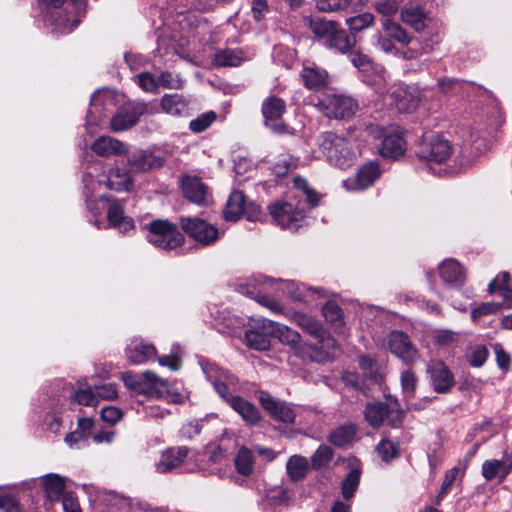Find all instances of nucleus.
Masks as SVG:
<instances>
[{"label": "nucleus", "instance_id": "50", "mask_svg": "<svg viewBox=\"0 0 512 512\" xmlns=\"http://www.w3.org/2000/svg\"><path fill=\"white\" fill-rule=\"evenodd\" d=\"M275 332L276 333H275L274 337L279 339L280 342L287 344V345L295 346L301 340V336L297 331H295L285 325L279 324L278 327H276Z\"/></svg>", "mask_w": 512, "mask_h": 512}, {"label": "nucleus", "instance_id": "22", "mask_svg": "<svg viewBox=\"0 0 512 512\" xmlns=\"http://www.w3.org/2000/svg\"><path fill=\"white\" fill-rule=\"evenodd\" d=\"M229 405L232 409L237 412L242 420L249 426L257 425L262 417L258 408L248 400L241 396L235 398H229Z\"/></svg>", "mask_w": 512, "mask_h": 512}, {"label": "nucleus", "instance_id": "4", "mask_svg": "<svg viewBox=\"0 0 512 512\" xmlns=\"http://www.w3.org/2000/svg\"><path fill=\"white\" fill-rule=\"evenodd\" d=\"M85 6H79L74 2H68V7L41 14L44 24L50 28L53 34H69L81 23L85 16Z\"/></svg>", "mask_w": 512, "mask_h": 512}, {"label": "nucleus", "instance_id": "34", "mask_svg": "<svg viewBox=\"0 0 512 512\" xmlns=\"http://www.w3.org/2000/svg\"><path fill=\"white\" fill-rule=\"evenodd\" d=\"M358 364L366 378L377 384H381L384 381V376L380 372L377 361L370 355H361L358 359Z\"/></svg>", "mask_w": 512, "mask_h": 512}, {"label": "nucleus", "instance_id": "18", "mask_svg": "<svg viewBox=\"0 0 512 512\" xmlns=\"http://www.w3.org/2000/svg\"><path fill=\"white\" fill-rule=\"evenodd\" d=\"M181 188L185 197L192 203L201 205L205 203L208 187L196 176L182 178Z\"/></svg>", "mask_w": 512, "mask_h": 512}, {"label": "nucleus", "instance_id": "23", "mask_svg": "<svg viewBox=\"0 0 512 512\" xmlns=\"http://www.w3.org/2000/svg\"><path fill=\"white\" fill-rule=\"evenodd\" d=\"M140 382V387L137 388V393L144 394L153 398H163L164 392L161 388H166L168 386V381L158 377L152 371H146L142 374Z\"/></svg>", "mask_w": 512, "mask_h": 512}, {"label": "nucleus", "instance_id": "21", "mask_svg": "<svg viewBox=\"0 0 512 512\" xmlns=\"http://www.w3.org/2000/svg\"><path fill=\"white\" fill-rule=\"evenodd\" d=\"M439 273L442 280L451 286H462L466 279L465 269L454 259L444 260L439 265Z\"/></svg>", "mask_w": 512, "mask_h": 512}, {"label": "nucleus", "instance_id": "3", "mask_svg": "<svg viewBox=\"0 0 512 512\" xmlns=\"http://www.w3.org/2000/svg\"><path fill=\"white\" fill-rule=\"evenodd\" d=\"M145 228L148 231V242L157 248L170 251L185 243V237L178 226L168 219H155Z\"/></svg>", "mask_w": 512, "mask_h": 512}, {"label": "nucleus", "instance_id": "6", "mask_svg": "<svg viewBox=\"0 0 512 512\" xmlns=\"http://www.w3.org/2000/svg\"><path fill=\"white\" fill-rule=\"evenodd\" d=\"M315 106L330 119L345 120L358 111V102L350 96L341 94L326 95Z\"/></svg>", "mask_w": 512, "mask_h": 512}, {"label": "nucleus", "instance_id": "20", "mask_svg": "<svg viewBox=\"0 0 512 512\" xmlns=\"http://www.w3.org/2000/svg\"><path fill=\"white\" fill-rule=\"evenodd\" d=\"M91 150L101 157L123 155L128 153L125 143L109 136H100L92 145Z\"/></svg>", "mask_w": 512, "mask_h": 512}, {"label": "nucleus", "instance_id": "27", "mask_svg": "<svg viewBox=\"0 0 512 512\" xmlns=\"http://www.w3.org/2000/svg\"><path fill=\"white\" fill-rule=\"evenodd\" d=\"M389 413V404L384 402H370L366 404L364 416L370 426L379 428Z\"/></svg>", "mask_w": 512, "mask_h": 512}, {"label": "nucleus", "instance_id": "63", "mask_svg": "<svg viewBox=\"0 0 512 512\" xmlns=\"http://www.w3.org/2000/svg\"><path fill=\"white\" fill-rule=\"evenodd\" d=\"M158 84L168 89H178L181 87L180 80L169 71H164L160 74Z\"/></svg>", "mask_w": 512, "mask_h": 512}, {"label": "nucleus", "instance_id": "24", "mask_svg": "<svg viewBox=\"0 0 512 512\" xmlns=\"http://www.w3.org/2000/svg\"><path fill=\"white\" fill-rule=\"evenodd\" d=\"M304 86L312 91H321L328 88L330 84L329 75L326 70L314 67H305L301 72Z\"/></svg>", "mask_w": 512, "mask_h": 512}, {"label": "nucleus", "instance_id": "33", "mask_svg": "<svg viewBox=\"0 0 512 512\" xmlns=\"http://www.w3.org/2000/svg\"><path fill=\"white\" fill-rule=\"evenodd\" d=\"M382 27L389 38L402 45L407 46L413 39L399 23L390 18H386L382 21Z\"/></svg>", "mask_w": 512, "mask_h": 512}, {"label": "nucleus", "instance_id": "38", "mask_svg": "<svg viewBox=\"0 0 512 512\" xmlns=\"http://www.w3.org/2000/svg\"><path fill=\"white\" fill-rule=\"evenodd\" d=\"M322 314L326 321L335 329H342L344 327V314L341 307L336 302H326L322 307Z\"/></svg>", "mask_w": 512, "mask_h": 512}, {"label": "nucleus", "instance_id": "17", "mask_svg": "<svg viewBox=\"0 0 512 512\" xmlns=\"http://www.w3.org/2000/svg\"><path fill=\"white\" fill-rule=\"evenodd\" d=\"M268 208L272 218L283 228L290 227L302 217L301 213L288 202H276L269 205Z\"/></svg>", "mask_w": 512, "mask_h": 512}, {"label": "nucleus", "instance_id": "5", "mask_svg": "<svg viewBox=\"0 0 512 512\" xmlns=\"http://www.w3.org/2000/svg\"><path fill=\"white\" fill-rule=\"evenodd\" d=\"M369 135L375 139H382L378 148L384 158L397 159L406 151V142L399 127L384 128L378 125L368 127Z\"/></svg>", "mask_w": 512, "mask_h": 512}, {"label": "nucleus", "instance_id": "30", "mask_svg": "<svg viewBox=\"0 0 512 512\" xmlns=\"http://www.w3.org/2000/svg\"><path fill=\"white\" fill-rule=\"evenodd\" d=\"M44 491L50 501H58L65 493L64 478L58 474H48L43 479Z\"/></svg>", "mask_w": 512, "mask_h": 512}, {"label": "nucleus", "instance_id": "57", "mask_svg": "<svg viewBox=\"0 0 512 512\" xmlns=\"http://www.w3.org/2000/svg\"><path fill=\"white\" fill-rule=\"evenodd\" d=\"M458 470L456 467L448 470L445 475L443 482L441 484V488L439 493L436 496V504H439L440 501L444 498V496L449 491L450 487L452 486L453 482L455 481V478L457 476Z\"/></svg>", "mask_w": 512, "mask_h": 512}, {"label": "nucleus", "instance_id": "11", "mask_svg": "<svg viewBox=\"0 0 512 512\" xmlns=\"http://www.w3.org/2000/svg\"><path fill=\"white\" fill-rule=\"evenodd\" d=\"M257 398L261 407L275 420L285 424H293L296 414L285 401L272 397L266 391H258Z\"/></svg>", "mask_w": 512, "mask_h": 512}, {"label": "nucleus", "instance_id": "42", "mask_svg": "<svg viewBox=\"0 0 512 512\" xmlns=\"http://www.w3.org/2000/svg\"><path fill=\"white\" fill-rule=\"evenodd\" d=\"M361 477V469L359 467L352 468L342 481V496L345 500H350L358 489Z\"/></svg>", "mask_w": 512, "mask_h": 512}, {"label": "nucleus", "instance_id": "52", "mask_svg": "<svg viewBox=\"0 0 512 512\" xmlns=\"http://www.w3.org/2000/svg\"><path fill=\"white\" fill-rule=\"evenodd\" d=\"M41 14L47 11L52 12L56 10H63L68 7V2H74L79 6H85L84 0H38Z\"/></svg>", "mask_w": 512, "mask_h": 512}, {"label": "nucleus", "instance_id": "2", "mask_svg": "<svg viewBox=\"0 0 512 512\" xmlns=\"http://www.w3.org/2000/svg\"><path fill=\"white\" fill-rule=\"evenodd\" d=\"M296 323L310 336L318 340L311 346L310 358L315 362L331 361L335 356L336 341L316 319L303 313L295 314Z\"/></svg>", "mask_w": 512, "mask_h": 512}, {"label": "nucleus", "instance_id": "58", "mask_svg": "<svg viewBox=\"0 0 512 512\" xmlns=\"http://www.w3.org/2000/svg\"><path fill=\"white\" fill-rule=\"evenodd\" d=\"M488 349L484 345L477 346L470 355L469 364L473 367H481L487 360Z\"/></svg>", "mask_w": 512, "mask_h": 512}, {"label": "nucleus", "instance_id": "9", "mask_svg": "<svg viewBox=\"0 0 512 512\" xmlns=\"http://www.w3.org/2000/svg\"><path fill=\"white\" fill-rule=\"evenodd\" d=\"M319 149L331 164L341 169L349 165L348 143L334 132H325L320 136Z\"/></svg>", "mask_w": 512, "mask_h": 512}, {"label": "nucleus", "instance_id": "35", "mask_svg": "<svg viewBox=\"0 0 512 512\" xmlns=\"http://www.w3.org/2000/svg\"><path fill=\"white\" fill-rule=\"evenodd\" d=\"M126 355L131 363L141 364L156 355V348L151 344H137L126 349Z\"/></svg>", "mask_w": 512, "mask_h": 512}, {"label": "nucleus", "instance_id": "60", "mask_svg": "<svg viewBox=\"0 0 512 512\" xmlns=\"http://www.w3.org/2000/svg\"><path fill=\"white\" fill-rule=\"evenodd\" d=\"M97 400H114L118 396V391L116 385L114 384H105L102 386H95Z\"/></svg>", "mask_w": 512, "mask_h": 512}, {"label": "nucleus", "instance_id": "61", "mask_svg": "<svg viewBox=\"0 0 512 512\" xmlns=\"http://www.w3.org/2000/svg\"><path fill=\"white\" fill-rule=\"evenodd\" d=\"M122 411L114 406H107L101 410V418L109 424H115L122 418Z\"/></svg>", "mask_w": 512, "mask_h": 512}, {"label": "nucleus", "instance_id": "39", "mask_svg": "<svg viewBox=\"0 0 512 512\" xmlns=\"http://www.w3.org/2000/svg\"><path fill=\"white\" fill-rule=\"evenodd\" d=\"M356 431V427L353 424L342 425L330 433L329 441L335 446L343 447L352 442Z\"/></svg>", "mask_w": 512, "mask_h": 512}, {"label": "nucleus", "instance_id": "51", "mask_svg": "<svg viewBox=\"0 0 512 512\" xmlns=\"http://www.w3.org/2000/svg\"><path fill=\"white\" fill-rule=\"evenodd\" d=\"M508 473L504 463L500 460L486 461L482 466V474L485 479L492 480L499 474L505 476Z\"/></svg>", "mask_w": 512, "mask_h": 512}, {"label": "nucleus", "instance_id": "36", "mask_svg": "<svg viewBox=\"0 0 512 512\" xmlns=\"http://www.w3.org/2000/svg\"><path fill=\"white\" fill-rule=\"evenodd\" d=\"M375 22V17L372 13L365 12L358 14L353 17H349L345 20V24L349 29L348 35H352L356 38V33H359L368 27L372 26Z\"/></svg>", "mask_w": 512, "mask_h": 512}, {"label": "nucleus", "instance_id": "26", "mask_svg": "<svg viewBox=\"0 0 512 512\" xmlns=\"http://www.w3.org/2000/svg\"><path fill=\"white\" fill-rule=\"evenodd\" d=\"M107 219L109 223L122 231H128L134 228L132 218L124 216V208L117 201L110 203L107 211Z\"/></svg>", "mask_w": 512, "mask_h": 512}, {"label": "nucleus", "instance_id": "8", "mask_svg": "<svg viewBox=\"0 0 512 512\" xmlns=\"http://www.w3.org/2000/svg\"><path fill=\"white\" fill-rule=\"evenodd\" d=\"M388 350L405 365L413 366L420 359V352L408 334L393 330L386 337Z\"/></svg>", "mask_w": 512, "mask_h": 512}, {"label": "nucleus", "instance_id": "47", "mask_svg": "<svg viewBox=\"0 0 512 512\" xmlns=\"http://www.w3.org/2000/svg\"><path fill=\"white\" fill-rule=\"evenodd\" d=\"M217 115L214 111L202 113L189 123V129L194 133H201L209 128L216 120Z\"/></svg>", "mask_w": 512, "mask_h": 512}, {"label": "nucleus", "instance_id": "64", "mask_svg": "<svg viewBox=\"0 0 512 512\" xmlns=\"http://www.w3.org/2000/svg\"><path fill=\"white\" fill-rule=\"evenodd\" d=\"M62 505L64 512H81L77 497L71 492H66L63 495Z\"/></svg>", "mask_w": 512, "mask_h": 512}, {"label": "nucleus", "instance_id": "53", "mask_svg": "<svg viewBox=\"0 0 512 512\" xmlns=\"http://www.w3.org/2000/svg\"><path fill=\"white\" fill-rule=\"evenodd\" d=\"M399 0H378L373 4L374 9L381 15L390 17L399 10Z\"/></svg>", "mask_w": 512, "mask_h": 512}, {"label": "nucleus", "instance_id": "19", "mask_svg": "<svg viewBox=\"0 0 512 512\" xmlns=\"http://www.w3.org/2000/svg\"><path fill=\"white\" fill-rule=\"evenodd\" d=\"M105 177L106 179L103 183L109 190L129 192L133 188L132 174L129 173L127 167L126 171L119 167H112L107 171Z\"/></svg>", "mask_w": 512, "mask_h": 512}, {"label": "nucleus", "instance_id": "55", "mask_svg": "<svg viewBox=\"0 0 512 512\" xmlns=\"http://www.w3.org/2000/svg\"><path fill=\"white\" fill-rule=\"evenodd\" d=\"M500 309V304L495 302L481 303L471 310V318L476 321L483 316L496 313Z\"/></svg>", "mask_w": 512, "mask_h": 512}, {"label": "nucleus", "instance_id": "1", "mask_svg": "<svg viewBox=\"0 0 512 512\" xmlns=\"http://www.w3.org/2000/svg\"><path fill=\"white\" fill-rule=\"evenodd\" d=\"M302 21L314 38L319 41L323 40L328 49L335 50L340 54H347L356 46V38L348 35L347 31L341 28L339 22L335 20L311 14L304 16Z\"/></svg>", "mask_w": 512, "mask_h": 512}, {"label": "nucleus", "instance_id": "54", "mask_svg": "<svg viewBox=\"0 0 512 512\" xmlns=\"http://www.w3.org/2000/svg\"><path fill=\"white\" fill-rule=\"evenodd\" d=\"M405 412L402 410L398 403L396 402L393 405L389 404V413L387 414L385 420L387 424L393 428H398L402 425L404 420Z\"/></svg>", "mask_w": 512, "mask_h": 512}, {"label": "nucleus", "instance_id": "31", "mask_svg": "<svg viewBox=\"0 0 512 512\" xmlns=\"http://www.w3.org/2000/svg\"><path fill=\"white\" fill-rule=\"evenodd\" d=\"M187 101L179 94H165L161 99L162 109L174 116H180L187 111Z\"/></svg>", "mask_w": 512, "mask_h": 512}, {"label": "nucleus", "instance_id": "46", "mask_svg": "<svg viewBox=\"0 0 512 512\" xmlns=\"http://www.w3.org/2000/svg\"><path fill=\"white\" fill-rule=\"evenodd\" d=\"M315 7L319 12L334 13L345 11L350 5L351 0H314Z\"/></svg>", "mask_w": 512, "mask_h": 512}, {"label": "nucleus", "instance_id": "48", "mask_svg": "<svg viewBox=\"0 0 512 512\" xmlns=\"http://www.w3.org/2000/svg\"><path fill=\"white\" fill-rule=\"evenodd\" d=\"M70 402L84 406H96L98 404L97 396L91 388L76 390L70 397Z\"/></svg>", "mask_w": 512, "mask_h": 512}, {"label": "nucleus", "instance_id": "49", "mask_svg": "<svg viewBox=\"0 0 512 512\" xmlns=\"http://www.w3.org/2000/svg\"><path fill=\"white\" fill-rule=\"evenodd\" d=\"M376 449L382 460L386 462L398 457L400 451L399 444L388 439H382Z\"/></svg>", "mask_w": 512, "mask_h": 512}, {"label": "nucleus", "instance_id": "41", "mask_svg": "<svg viewBox=\"0 0 512 512\" xmlns=\"http://www.w3.org/2000/svg\"><path fill=\"white\" fill-rule=\"evenodd\" d=\"M308 470L309 464L305 457L294 455L287 462V471L293 481L303 479Z\"/></svg>", "mask_w": 512, "mask_h": 512}, {"label": "nucleus", "instance_id": "25", "mask_svg": "<svg viewBox=\"0 0 512 512\" xmlns=\"http://www.w3.org/2000/svg\"><path fill=\"white\" fill-rule=\"evenodd\" d=\"M400 19L417 33L427 27L428 16L420 6H404L400 13Z\"/></svg>", "mask_w": 512, "mask_h": 512}, {"label": "nucleus", "instance_id": "40", "mask_svg": "<svg viewBox=\"0 0 512 512\" xmlns=\"http://www.w3.org/2000/svg\"><path fill=\"white\" fill-rule=\"evenodd\" d=\"M246 345L257 351H266L271 346L270 336L260 332L258 329H251L245 332Z\"/></svg>", "mask_w": 512, "mask_h": 512}, {"label": "nucleus", "instance_id": "7", "mask_svg": "<svg viewBox=\"0 0 512 512\" xmlns=\"http://www.w3.org/2000/svg\"><path fill=\"white\" fill-rule=\"evenodd\" d=\"M285 112L286 102L278 96L270 95L262 102L261 113L264 118V125L275 134H293L292 129L282 118Z\"/></svg>", "mask_w": 512, "mask_h": 512}, {"label": "nucleus", "instance_id": "14", "mask_svg": "<svg viewBox=\"0 0 512 512\" xmlns=\"http://www.w3.org/2000/svg\"><path fill=\"white\" fill-rule=\"evenodd\" d=\"M165 163L166 159L162 156L155 155L148 150H138L128 156L126 166L129 173L137 175L162 168Z\"/></svg>", "mask_w": 512, "mask_h": 512}, {"label": "nucleus", "instance_id": "45", "mask_svg": "<svg viewBox=\"0 0 512 512\" xmlns=\"http://www.w3.org/2000/svg\"><path fill=\"white\" fill-rule=\"evenodd\" d=\"M400 383L405 397L413 398L418 385V377L415 372L411 369L403 370L400 375Z\"/></svg>", "mask_w": 512, "mask_h": 512}, {"label": "nucleus", "instance_id": "15", "mask_svg": "<svg viewBox=\"0 0 512 512\" xmlns=\"http://www.w3.org/2000/svg\"><path fill=\"white\" fill-rule=\"evenodd\" d=\"M426 372L433 390L437 393L446 394L455 385L454 375L443 361H430Z\"/></svg>", "mask_w": 512, "mask_h": 512}, {"label": "nucleus", "instance_id": "13", "mask_svg": "<svg viewBox=\"0 0 512 512\" xmlns=\"http://www.w3.org/2000/svg\"><path fill=\"white\" fill-rule=\"evenodd\" d=\"M451 152L452 148L448 140L434 136L420 143L417 154L428 162L443 163L450 157Z\"/></svg>", "mask_w": 512, "mask_h": 512}, {"label": "nucleus", "instance_id": "56", "mask_svg": "<svg viewBox=\"0 0 512 512\" xmlns=\"http://www.w3.org/2000/svg\"><path fill=\"white\" fill-rule=\"evenodd\" d=\"M139 86L146 92L157 93L159 84L149 72H142L137 75Z\"/></svg>", "mask_w": 512, "mask_h": 512}, {"label": "nucleus", "instance_id": "43", "mask_svg": "<svg viewBox=\"0 0 512 512\" xmlns=\"http://www.w3.org/2000/svg\"><path fill=\"white\" fill-rule=\"evenodd\" d=\"M253 464L252 452L245 447L241 448L235 459L237 471L241 475L249 476L253 472Z\"/></svg>", "mask_w": 512, "mask_h": 512}, {"label": "nucleus", "instance_id": "62", "mask_svg": "<svg viewBox=\"0 0 512 512\" xmlns=\"http://www.w3.org/2000/svg\"><path fill=\"white\" fill-rule=\"evenodd\" d=\"M342 379L346 385L354 387L356 390L367 394L366 385L362 382L358 374L353 372H345L342 376Z\"/></svg>", "mask_w": 512, "mask_h": 512}, {"label": "nucleus", "instance_id": "28", "mask_svg": "<svg viewBox=\"0 0 512 512\" xmlns=\"http://www.w3.org/2000/svg\"><path fill=\"white\" fill-rule=\"evenodd\" d=\"M396 107L400 112L410 113L414 111L419 104V96L408 88L400 87L393 92Z\"/></svg>", "mask_w": 512, "mask_h": 512}, {"label": "nucleus", "instance_id": "32", "mask_svg": "<svg viewBox=\"0 0 512 512\" xmlns=\"http://www.w3.org/2000/svg\"><path fill=\"white\" fill-rule=\"evenodd\" d=\"M243 60L244 57L241 51L222 49L214 54L213 63L218 67H237Z\"/></svg>", "mask_w": 512, "mask_h": 512}, {"label": "nucleus", "instance_id": "29", "mask_svg": "<svg viewBox=\"0 0 512 512\" xmlns=\"http://www.w3.org/2000/svg\"><path fill=\"white\" fill-rule=\"evenodd\" d=\"M245 197L241 191L230 194L224 209V217L228 221H237L244 213Z\"/></svg>", "mask_w": 512, "mask_h": 512}, {"label": "nucleus", "instance_id": "12", "mask_svg": "<svg viewBox=\"0 0 512 512\" xmlns=\"http://www.w3.org/2000/svg\"><path fill=\"white\" fill-rule=\"evenodd\" d=\"M148 112L147 104L137 102L121 108L110 120L113 132H122L134 127L141 116Z\"/></svg>", "mask_w": 512, "mask_h": 512}, {"label": "nucleus", "instance_id": "59", "mask_svg": "<svg viewBox=\"0 0 512 512\" xmlns=\"http://www.w3.org/2000/svg\"><path fill=\"white\" fill-rule=\"evenodd\" d=\"M496 355L497 365L500 369L507 371L511 364L510 355L504 350L503 346L499 343L493 345Z\"/></svg>", "mask_w": 512, "mask_h": 512}, {"label": "nucleus", "instance_id": "10", "mask_svg": "<svg viewBox=\"0 0 512 512\" xmlns=\"http://www.w3.org/2000/svg\"><path fill=\"white\" fill-rule=\"evenodd\" d=\"M182 230L196 242L203 246H209L219 239V230L198 217H181Z\"/></svg>", "mask_w": 512, "mask_h": 512}, {"label": "nucleus", "instance_id": "37", "mask_svg": "<svg viewBox=\"0 0 512 512\" xmlns=\"http://www.w3.org/2000/svg\"><path fill=\"white\" fill-rule=\"evenodd\" d=\"M380 176V169L377 163L369 162L363 165L356 174V182L358 186L365 189L373 184Z\"/></svg>", "mask_w": 512, "mask_h": 512}, {"label": "nucleus", "instance_id": "16", "mask_svg": "<svg viewBox=\"0 0 512 512\" xmlns=\"http://www.w3.org/2000/svg\"><path fill=\"white\" fill-rule=\"evenodd\" d=\"M189 454L186 446L169 447L161 452L160 460L156 464L159 473H168L180 467Z\"/></svg>", "mask_w": 512, "mask_h": 512}, {"label": "nucleus", "instance_id": "44", "mask_svg": "<svg viewBox=\"0 0 512 512\" xmlns=\"http://www.w3.org/2000/svg\"><path fill=\"white\" fill-rule=\"evenodd\" d=\"M334 451L327 445H321L311 457V468L319 470L329 464L333 459Z\"/></svg>", "mask_w": 512, "mask_h": 512}]
</instances>
